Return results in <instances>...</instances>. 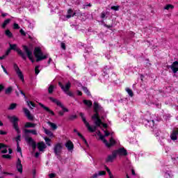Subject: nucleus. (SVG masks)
<instances>
[{
    "label": "nucleus",
    "instance_id": "obj_1",
    "mask_svg": "<svg viewBox=\"0 0 178 178\" xmlns=\"http://www.w3.org/2000/svg\"><path fill=\"white\" fill-rule=\"evenodd\" d=\"M33 55L35 58H36V62H41V60H44V59H47L48 58V55L44 56L41 48L38 47H35Z\"/></svg>",
    "mask_w": 178,
    "mask_h": 178
},
{
    "label": "nucleus",
    "instance_id": "obj_2",
    "mask_svg": "<svg viewBox=\"0 0 178 178\" xmlns=\"http://www.w3.org/2000/svg\"><path fill=\"white\" fill-rule=\"evenodd\" d=\"M10 47L9 49L11 51H15V52L17 53V54L22 57L23 60H27V56H26V54H24L22 49L17 47V44H10L9 43Z\"/></svg>",
    "mask_w": 178,
    "mask_h": 178
},
{
    "label": "nucleus",
    "instance_id": "obj_3",
    "mask_svg": "<svg viewBox=\"0 0 178 178\" xmlns=\"http://www.w3.org/2000/svg\"><path fill=\"white\" fill-rule=\"evenodd\" d=\"M58 86L59 87H60L61 90L64 91V92H67V95H68L69 97H72V98L74 97V95L73 94V92L69 91V90H70V87H72V83H70V81H68L65 84V86H63V83H62V82L59 81Z\"/></svg>",
    "mask_w": 178,
    "mask_h": 178
},
{
    "label": "nucleus",
    "instance_id": "obj_4",
    "mask_svg": "<svg viewBox=\"0 0 178 178\" xmlns=\"http://www.w3.org/2000/svg\"><path fill=\"white\" fill-rule=\"evenodd\" d=\"M10 122H13V129L17 131V134H20V129H19V118L15 115L8 117Z\"/></svg>",
    "mask_w": 178,
    "mask_h": 178
},
{
    "label": "nucleus",
    "instance_id": "obj_5",
    "mask_svg": "<svg viewBox=\"0 0 178 178\" xmlns=\"http://www.w3.org/2000/svg\"><path fill=\"white\" fill-rule=\"evenodd\" d=\"M49 101H51V102H53L54 104H56L57 106H59L60 108H61L63 109V112H69V109L66 108V107H65L63 106V104H62V102H60V101L52 97H49Z\"/></svg>",
    "mask_w": 178,
    "mask_h": 178
},
{
    "label": "nucleus",
    "instance_id": "obj_6",
    "mask_svg": "<svg viewBox=\"0 0 178 178\" xmlns=\"http://www.w3.org/2000/svg\"><path fill=\"white\" fill-rule=\"evenodd\" d=\"M22 47H23L24 52L26 54V56L28 57L29 60H31V62H32V63H34V62H35V60H34V58L33 57V51H31V50H30V49H29V47H27L26 45H23Z\"/></svg>",
    "mask_w": 178,
    "mask_h": 178
},
{
    "label": "nucleus",
    "instance_id": "obj_7",
    "mask_svg": "<svg viewBox=\"0 0 178 178\" xmlns=\"http://www.w3.org/2000/svg\"><path fill=\"white\" fill-rule=\"evenodd\" d=\"M63 149V146L62 143H58L54 145V152L56 156H60V154H62V149Z\"/></svg>",
    "mask_w": 178,
    "mask_h": 178
},
{
    "label": "nucleus",
    "instance_id": "obj_8",
    "mask_svg": "<svg viewBox=\"0 0 178 178\" xmlns=\"http://www.w3.org/2000/svg\"><path fill=\"white\" fill-rule=\"evenodd\" d=\"M114 152L116 155V156H118V155H119V156H127V150L124 148V147H120L118 149L114 150Z\"/></svg>",
    "mask_w": 178,
    "mask_h": 178
},
{
    "label": "nucleus",
    "instance_id": "obj_9",
    "mask_svg": "<svg viewBox=\"0 0 178 178\" xmlns=\"http://www.w3.org/2000/svg\"><path fill=\"white\" fill-rule=\"evenodd\" d=\"M92 120H95V124L97 126H101V124H102V120L99 118V113L98 111L95 112V114L92 116Z\"/></svg>",
    "mask_w": 178,
    "mask_h": 178
},
{
    "label": "nucleus",
    "instance_id": "obj_10",
    "mask_svg": "<svg viewBox=\"0 0 178 178\" xmlns=\"http://www.w3.org/2000/svg\"><path fill=\"white\" fill-rule=\"evenodd\" d=\"M116 153L113 151L111 155H108L106 159V163H109V162H113V160L116 159Z\"/></svg>",
    "mask_w": 178,
    "mask_h": 178
},
{
    "label": "nucleus",
    "instance_id": "obj_11",
    "mask_svg": "<svg viewBox=\"0 0 178 178\" xmlns=\"http://www.w3.org/2000/svg\"><path fill=\"white\" fill-rule=\"evenodd\" d=\"M39 105L42 108V109H44V111L48 112V113H50L51 116H55V113L52 110H50L49 107L42 104V103H39Z\"/></svg>",
    "mask_w": 178,
    "mask_h": 178
},
{
    "label": "nucleus",
    "instance_id": "obj_12",
    "mask_svg": "<svg viewBox=\"0 0 178 178\" xmlns=\"http://www.w3.org/2000/svg\"><path fill=\"white\" fill-rule=\"evenodd\" d=\"M24 113H25L26 118L29 120H34V117L31 115V113H30V111L27 109L26 108H23Z\"/></svg>",
    "mask_w": 178,
    "mask_h": 178
},
{
    "label": "nucleus",
    "instance_id": "obj_13",
    "mask_svg": "<svg viewBox=\"0 0 178 178\" xmlns=\"http://www.w3.org/2000/svg\"><path fill=\"white\" fill-rule=\"evenodd\" d=\"M170 69L172 71L173 73L176 74L178 72V61H175L172 63V64L170 65Z\"/></svg>",
    "mask_w": 178,
    "mask_h": 178
},
{
    "label": "nucleus",
    "instance_id": "obj_14",
    "mask_svg": "<svg viewBox=\"0 0 178 178\" xmlns=\"http://www.w3.org/2000/svg\"><path fill=\"white\" fill-rule=\"evenodd\" d=\"M17 170L19 173H23V165H22V160L20 159H17Z\"/></svg>",
    "mask_w": 178,
    "mask_h": 178
},
{
    "label": "nucleus",
    "instance_id": "obj_15",
    "mask_svg": "<svg viewBox=\"0 0 178 178\" xmlns=\"http://www.w3.org/2000/svg\"><path fill=\"white\" fill-rule=\"evenodd\" d=\"M45 148H47V145H45L43 141L38 143V149H39L40 152H42Z\"/></svg>",
    "mask_w": 178,
    "mask_h": 178
},
{
    "label": "nucleus",
    "instance_id": "obj_16",
    "mask_svg": "<svg viewBox=\"0 0 178 178\" xmlns=\"http://www.w3.org/2000/svg\"><path fill=\"white\" fill-rule=\"evenodd\" d=\"M65 147L68 149V151H72L74 148V145L73 144V142L72 140H68L65 143Z\"/></svg>",
    "mask_w": 178,
    "mask_h": 178
},
{
    "label": "nucleus",
    "instance_id": "obj_17",
    "mask_svg": "<svg viewBox=\"0 0 178 178\" xmlns=\"http://www.w3.org/2000/svg\"><path fill=\"white\" fill-rule=\"evenodd\" d=\"M25 140H26V143H28V144H29V145H31V147H33L37 144L35 143V141H34V140L31 137H26V138H25Z\"/></svg>",
    "mask_w": 178,
    "mask_h": 178
},
{
    "label": "nucleus",
    "instance_id": "obj_18",
    "mask_svg": "<svg viewBox=\"0 0 178 178\" xmlns=\"http://www.w3.org/2000/svg\"><path fill=\"white\" fill-rule=\"evenodd\" d=\"M115 144H116V140H115V139H113V137H111L110 138V143H108L107 141V143H106V146L108 147V148H111V147H113V145H115Z\"/></svg>",
    "mask_w": 178,
    "mask_h": 178
},
{
    "label": "nucleus",
    "instance_id": "obj_19",
    "mask_svg": "<svg viewBox=\"0 0 178 178\" xmlns=\"http://www.w3.org/2000/svg\"><path fill=\"white\" fill-rule=\"evenodd\" d=\"M177 136H178V129L172 131V133L170 135L171 140H172V141H176V140H177Z\"/></svg>",
    "mask_w": 178,
    "mask_h": 178
},
{
    "label": "nucleus",
    "instance_id": "obj_20",
    "mask_svg": "<svg viewBox=\"0 0 178 178\" xmlns=\"http://www.w3.org/2000/svg\"><path fill=\"white\" fill-rule=\"evenodd\" d=\"M97 127H101V126H97V124H95L93 127H90L89 124V125H88L87 129H88V131H90V133H94V132L97 131Z\"/></svg>",
    "mask_w": 178,
    "mask_h": 178
},
{
    "label": "nucleus",
    "instance_id": "obj_21",
    "mask_svg": "<svg viewBox=\"0 0 178 178\" xmlns=\"http://www.w3.org/2000/svg\"><path fill=\"white\" fill-rule=\"evenodd\" d=\"M4 34L8 38H13V33L9 29L6 30Z\"/></svg>",
    "mask_w": 178,
    "mask_h": 178
},
{
    "label": "nucleus",
    "instance_id": "obj_22",
    "mask_svg": "<svg viewBox=\"0 0 178 178\" xmlns=\"http://www.w3.org/2000/svg\"><path fill=\"white\" fill-rule=\"evenodd\" d=\"M83 102L88 108L92 106V102H91V100L83 99Z\"/></svg>",
    "mask_w": 178,
    "mask_h": 178
},
{
    "label": "nucleus",
    "instance_id": "obj_23",
    "mask_svg": "<svg viewBox=\"0 0 178 178\" xmlns=\"http://www.w3.org/2000/svg\"><path fill=\"white\" fill-rule=\"evenodd\" d=\"M10 19H5L3 24H1V29H6V26L10 23Z\"/></svg>",
    "mask_w": 178,
    "mask_h": 178
},
{
    "label": "nucleus",
    "instance_id": "obj_24",
    "mask_svg": "<svg viewBox=\"0 0 178 178\" xmlns=\"http://www.w3.org/2000/svg\"><path fill=\"white\" fill-rule=\"evenodd\" d=\"M77 136L80 137V138L82 139V141H83L86 145L88 147V142H87V140L86 139V138H84L83 136L80 132H77Z\"/></svg>",
    "mask_w": 178,
    "mask_h": 178
},
{
    "label": "nucleus",
    "instance_id": "obj_25",
    "mask_svg": "<svg viewBox=\"0 0 178 178\" xmlns=\"http://www.w3.org/2000/svg\"><path fill=\"white\" fill-rule=\"evenodd\" d=\"M35 126H37L36 124L31 123V122H26L25 124L26 129H30V128L34 129V127H35Z\"/></svg>",
    "mask_w": 178,
    "mask_h": 178
},
{
    "label": "nucleus",
    "instance_id": "obj_26",
    "mask_svg": "<svg viewBox=\"0 0 178 178\" xmlns=\"http://www.w3.org/2000/svg\"><path fill=\"white\" fill-rule=\"evenodd\" d=\"M16 73L21 81H22V83H24V75L23 74V72H22V71H18V72Z\"/></svg>",
    "mask_w": 178,
    "mask_h": 178
},
{
    "label": "nucleus",
    "instance_id": "obj_27",
    "mask_svg": "<svg viewBox=\"0 0 178 178\" xmlns=\"http://www.w3.org/2000/svg\"><path fill=\"white\" fill-rule=\"evenodd\" d=\"M12 91H13V88H12V86H9L7 89H6L5 94L6 95H10V94H12Z\"/></svg>",
    "mask_w": 178,
    "mask_h": 178
},
{
    "label": "nucleus",
    "instance_id": "obj_28",
    "mask_svg": "<svg viewBox=\"0 0 178 178\" xmlns=\"http://www.w3.org/2000/svg\"><path fill=\"white\" fill-rule=\"evenodd\" d=\"M26 104L28 106H29L30 109H33V108H35V104L31 101H26Z\"/></svg>",
    "mask_w": 178,
    "mask_h": 178
},
{
    "label": "nucleus",
    "instance_id": "obj_29",
    "mask_svg": "<svg viewBox=\"0 0 178 178\" xmlns=\"http://www.w3.org/2000/svg\"><path fill=\"white\" fill-rule=\"evenodd\" d=\"M47 123L52 130H56V129H58V126L55 123L51 122H48Z\"/></svg>",
    "mask_w": 178,
    "mask_h": 178
},
{
    "label": "nucleus",
    "instance_id": "obj_30",
    "mask_svg": "<svg viewBox=\"0 0 178 178\" xmlns=\"http://www.w3.org/2000/svg\"><path fill=\"white\" fill-rule=\"evenodd\" d=\"M82 90L85 92V94H86L87 95H88V96L91 95V92H90V90H88V88L87 87L82 86Z\"/></svg>",
    "mask_w": 178,
    "mask_h": 178
},
{
    "label": "nucleus",
    "instance_id": "obj_31",
    "mask_svg": "<svg viewBox=\"0 0 178 178\" xmlns=\"http://www.w3.org/2000/svg\"><path fill=\"white\" fill-rule=\"evenodd\" d=\"M67 14L66 15V18L67 19H70V17H72V15H73V10L72 8H69L67 10Z\"/></svg>",
    "mask_w": 178,
    "mask_h": 178
},
{
    "label": "nucleus",
    "instance_id": "obj_32",
    "mask_svg": "<svg viewBox=\"0 0 178 178\" xmlns=\"http://www.w3.org/2000/svg\"><path fill=\"white\" fill-rule=\"evenodd\" d=\"M93 105H94V107H93L94 112H98L99 109V104H98L97 102H95Z\"/></svg>",
    "mask_w": 178,
    "mask_h": 178
},
{
    "label": "nucleus",
    "instance_id": "obj_33",
    "mask_svg": "<svg viewBox=\"0 0 178 178\" xmlns=\"http://www.w3.org/2000/svg\"><path fill=\"white\" fill-rule=\"evenodd\" d=\"M126 91L129 94V97H134V93L131 89L127 88Z\"/></svg>",
    "mask_w": 178,
    "mask_h": 178
},
{
    "label": "nucleus",
    "instance_id": "obj_34",
    "mask_svg": "<svg viewBox=\"0 0 178 178\" xmlns=\"http://www.w3.org/2000/svg\"><path fill=\"white\" fill-rule=\"evenodd\" d=\"M54 88H55V86L54 85H50L48 88L49 94H52V92H54Z\"/></svg>",
    "mask_w": 178,
    "mask_h": 178
},
{
    "label": "nucleus",
    "instance_id": "obj_35",
    "mask_svg": "<svg viewBox=\"0 0 178 178\" xmlns=\"http://www.w3.org/2000/svg\"><path fill=\"white\" fill-rule=\"evenodd\" d=\"M76 119H77V115H72L68 117L67 120L73 121V120H76Z\"/></svg>",
    "mask_w": 178,
    "mask_h": 178
},
{
    "label": "nucleus",
    "instance_id": "obj_36",
    "mask_svg": "<svg viewBox=\"0 0 178 178\" xmlns=\"http://www.w3.org/2000/svg\"><path fill=\"white\" fill-rule=\"evenodd\" d=\"M16 106H17V104L16 103H13L10 105L8 109L10 111H13V109H15L16 108Z\"/></svg>",
    "mask_w": 178,
    "mask_h": 178
},
{
    "label": "nucleus",
    "instance_id": "obj_37",
    "mask_svg": "<svg viewBox=\"0 0 178 178\" xmlns=\"http://www.w3.org/2000/svg\"><path fill=\"white\" fill-rule=\"evenodd\" d=\"M44 133L45 134H47V136H49V137H52V136H54V134L52 133V131L45 129H44Z\"/></svg>",
    "mask_w": 178,
    "mask_h": 178
},
{
    "label": "nucleus",
    "instance_id": "obj_38",
    "mask_svg": "<svg viewBox=\"0 0 178 178\" xmlns=\"http://www.w3.org/2000/svg\"><path fill=\"white\" fill-rule=\"evenodd\" d=\"M24 134H25V138H26V137H29V133H32V131H33V129H24Z\"/></svg>",
    "mask_w": 178,
    "mask_h": 178
},
{
    "label": "nucleus",
    "instance_id": "obj_39",
    "mask_svg": "<svg viewBox=\"0 0 178 178\" xmlns=\"http://www.w3.org/2000/svg\"><path fill=\"white\" fill-rule=\"evenodd\" d=\"M175 8V6L172 4H168L164 7V9H165V10H169V9H173Z\"/></svg>",
    "mask_w": 178,
    "mask_h": 178
},
{
    "label": "nucleus",
    "instance_id": "obj_40",
    "mask_svg": "<svg viewBox=\"0 0 178 178\" xmlns=\"http://www.w3.org/2000/svg\"><path fill=\"white\" fill-rule=\"evenodd\" d=\"M1 158H3V159H12V156L10 154H3Z\"/></svg>",
    "mask_w": 178,
    "mask_h": 178
},
{
    "label": "nucleus",
    "instance_id": "obj_41",
    "mask_svg": "<svg viewBox=\"0 0 178 178\" xmlns=\"http://www.w3.org/2000/svg\"><path fill=\"white\" fill-rule=\"evenodd\" d=\"M99 137V139L102 140V141H103V143L105 144V145H106V143L108 140H106V139H105V136L103 135H100Z\"/></svg>",
    "mask_w": 178,
    "mask_h": 178
},
{
    "label": "nucleus",
    "instance_id": "obj_42",
    "mask_svg": "<svg viewBox=\"0 0 178 178\" xmlns=\"http://www.w3.org/2000/svg\"><path fill=\"white\" fill-rule=\"evenodd\" d=\"M120 8V6H113L111 7V9L112 10L118 11V10H119Z\"/></svg>",
    "mask_w": 178,
    "mask_h": 178
},
{
    "label": "nucleus",
    "instance_id": "obj_43",
    "mask_svg": "<svg viewBox=\"0 0 178 178\" xmlns=\"http://www.w3.org/2000/svg\"><path fill=\"white\" fill-rule=\"evenodd\" d=\"M105 169H106V172L108 173L109 177L111 176H113V175H112V172H111V170L109 169V168H108V166L105 165Z\"/></svg>",
    "mask_w": 178,
    "mask_h": 178
},
{
    "label": "nucleus",
    "instance_id": "obj_44",
    "mask_svg": "<svg viewBox=\"0 0 178 178\" xmlns=\"http://www.w3.org/2000/svg\"><path fill=\"white\" fill-rule=\"evenodd\" d=\"M82 120H83L85 126H86V127H88L90 125V123H88V122H87V120L86 119V117L83 118Z\"/></svg>",
    "mask_w": 178,
    "mask_h": 178
},
{
    "label": "nucleus",
    "instance_id": "obj_45",
    "mask_svg": "<svg viewBox=\"0 0 178 178\" xmlns=\"http://www.w3.org/2000/svg\"><path fill=\"white\" fill-rule=\"evenodd\" d=\"M14 69H15V71L16 72V73L21 71L20 68H19V66L17 65V64H14Z\"/></svg>",
    "mask_w": 178,
    "mask_h": 178
},
{
    "label": "nucleus",
    "instance_id": "obj_46",
    "mask_svg": "<svg viewBox=\"0 0 178 178\" xmlns=\"http://www.w3.org/2000/svg\"><path fill=\"white\" fill-rule=\"evenodd\" d=\"M13 29H14V30H19V29H20V26H19V24L14 23Z\"/></svg>",
    "mask_w": 178,
    "mask_h": 178
},
{
    "label": "nucleus",
    "instance_id": "obj_47",
    "mask_svg": "<svg viewBox=\"0 0 178 178\" xmlns=\"http://www.w3.org/2000/svg\"><path fill=\"white\" fill-rule=\"evenodd\" d=\"M148 123H149V127H154V126H155V121H154V120L148 121Z\"/></svg>",
    "mask_w": 178,
    "mask_h": 178
},
{
    "label": "nucleus",
    "instance_id": "obj_48",
    "mask_svg": "<svg viewBox=\"0 0 178 178\" xmlns=\"http://www.w3.org/2000/svg\"><path fill=\"white\" fill-rule=\"evenodd\" d=\"M40 66L37 65L35 67V74H38L40 73Z\"/></svg>",
    "mask_w": 178,
    "mask_h": 178
},
{
    "label": "nucleus",
    "instance_id": "obj_49",
    "mask_svg": "<svg viewBox=\"0 0 178 178\" xmlns=\"http://www.w3.org/2000/svg\"><path fill=\"white\" fill-rule=\"evenodd\" d=\"M99 176H105L106 175V172L105 170L99 171Z\"/></svg>",
    "mask_w": 178,
    "mask_h": 178
},
{
    "label": "nucleus",
    "instance_id": "obj_50",
    "mask_svg": "<svg viewBox=\"0 0 178 178\" xmlns=\"http://www.w3.org/2000/svg\"><path fill=\"white\" fill-rule=\"evenodd\" d=\"M3 148H8V145H5L4 143H0V151L3 149Z\"/></svg>",
    "mask_w": 178,
    "mask_h": 178
},
{
    "label": "nucleus",
    "instance_id": "obj_51",
    "mask_svg": "<svg viewBox=\"0 0 178 178\" xmlns=\"http://www.w3.org/2000/svg\"><path fill=\"white\" fill-rule=\"evenodd\" d=\"M22 136L21 135H18L16 138H15V141H17V143H19V141H22Z\"/></svg>",
    "mask_w": 178,
    "mask_h": 178
},
{
    "label": "nucleus",
    "instance_id": "obj_52",
    "mask_svg": "<svg viewBox=\"0 0 178 178\" xmlns=\"http://www.w3.org/2000/svg\"><path fill=\"white\" fill-rule=\"evenodd\" d=\"M19 33H20L21 35H23L24 37H26V32L24 31V30L20 29Z\"/></svg>",
    "mask_w": 178,
    "mask_h": 178
},
{
    "label": "nucleus",
    "instance_id": "obj_53",
    "mask_svg": "<svg viewBox=\"0 0 178 178\" xmlns=\"http://www.w3.org/2000/svg\"><path fill=\"white\" fill-rule=\"evenodd\" d=\"M10 48H8V49H7V51H6V54H4V56H6H6H8L10 54Z\"/></svg>",
    "mask_w": 178,
    "mask_h": 178
},
{
    "label": "nucleus",
    "instance_id": "obj_54",
    "mask_svg": "<svg viewBox=\"0 0 178 178\" xmlns=\"http://www.w3.org/2000/svg\"><path fill=\"white\" fill-rule=\"evenodd\" d=\"M6 134H8V132L3 130H0V136H6Z\"/></svg>",
    "mask_w": 178,
    "mask_h": 178
},
{
    "label": "nucleus",
    "instance_id": "obj_55",
    "mask_svg": "<svg viewBox=\"0 0 178 178\" xmlns=\"http://www.w3.org/2000/svg\"><path fill=\"white\" fill-rule=\"evenodd\" d=\"M104 27H106V29H112L113 27V24L108 25L106 24H104Z\"/></svg>",
    "mask_w": 178,
    "mask_h": 178
},
{
    "label": "nucleus",
    "instance_id": "obj_56",
    "mask_svg": "<svg viewBox=\"0 0 178 178\" xmlns=\"http://www.w3.org/2000/svg\"><path fill=\"white\" fill-rule=\"evenodd\" d=\"M17 151L19 152L21 156H23V153L22 152V147H17Z\"/></svg>",
    "mask_w": 178,
    "mask_h": 178
},
{
    "label": "nucleus",
    "instance_id": "obj_57",
    "mask_svg": "<svg viewBox=\"0 0 178 178\" xmlns=\"http://www.w3.org/2000/svg\"><path fill=\"white\" fill-rule=\"evenodd\" d=\"M5 90V86L3 84H0V92H2Z\"/></svg>",
    "mask_w": 178,
    "mask_h": 178
},
{
    "label": "nucleus",
    "instance_id": "obj_58",
    "mask_svg": "<svg viewBox=\"0 0 178 178\" xmlns=\"http://www.w3.org/2000/svg\"><path fill=\"white\" fill-rule=\"evenodd\" d=\"M61 48L64 51L66 50V44H65L64 42H61Z\"/></svg>",
    "mask_w": 178,
    "mask_h": 178
},
{
    "label": "nucleus",
    "instance_id": "obj_59",
    "mask_svg": "<svg viewBox=\"0 0 178 178\" xmlns=\"http://www.w3.org/2000/svg\"><path fill=\"white\" fill-rule=\"evenodd\" d=\"M99 176V174L95 172L92 176L90 177V178H97Z\"/></svg>",
    "mask_w": 178,
    "mask_h": 178
},
{
    "label": "nucleus",
    "instance_id": "obj_60",
    "mask_svg": "<svg viewBox=\"0 0 178 178\" xmlns=\"http://www.w3.org/2000/svg\"><path fill=\"white\" fill-rule=\"evenodd\" d=\"M1 154H8V149H6V147H4V149L1 150Z\"/></svg>",
    "mask_w": 178,
    "mask_h": 178
},
{
    "label": "nucleus",
    "instance_id": "obj_61",
    "mask_svg": "<svg viewBox=\"0 0 178 178\" xmlns=\"http://www.w3.org/2000/svg\"><path fill=\"white\" fill-rule=\"evenodd\" d=\"M106 17V14L105 13V12L102 13L101 18L102 19H105Z\"/></svg>",
    "mask_w": 178,
    "mask_h": 178
},
{
    "label": "nucleus",
    "instance_id": "obj_62",
    "mask_svg": "<svg viewBox=\"0 0 178 178\" xmlns=\"http://www.w3.org/2000/svg\"><path fill=\"white\" fill-rule=\"evenodd\" d=\"M104 134H105L104 137H108L111 134V133H109V131H104Z\"/></svg>",
    "mask_w": 178,
    "mask_h": 178
},
{
    "label": "nucleus",
    "instance_id": "obj_63",
    "mask_svg": "<svg viewBox=\"0 0 178 178\" xmlns=\"http://www.w3.org/2000/svg\"><path fill=\"white\" fill-rule=\"evenodd\" d=\"M56 174L55 173H51L49 175V178H54V177H56Z\"/></svg>",
    "mask_w": 178,
    "mask_h": 178
},
{
    "label": "nucleus",
    "instance_id": "obj_64",
    "mask_svg": "<svg viewBox=\"0 0 178 178\" xmlns=\"http://www.w3.org/2000/svg\"><path fill=\"white\" fill-rule=\"evenodd\" d=\"M31 134H33V136H37V130L35 129H32V132Z\"/></svg>",
    "mask_w": 178,
    "mask_h": 178
}]
</instances>
